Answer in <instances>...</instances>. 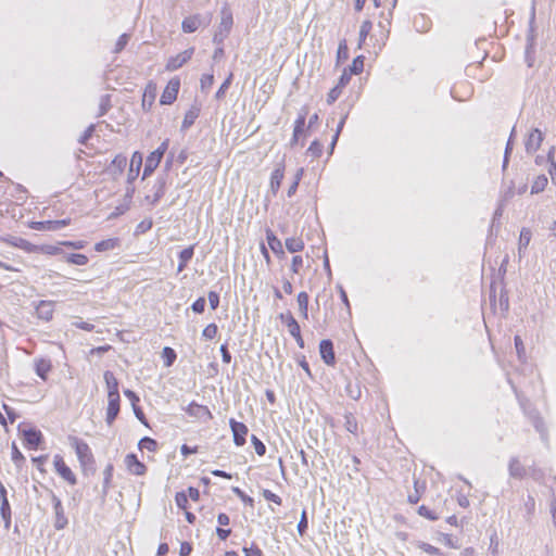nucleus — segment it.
Masks as SVG:
<instances>
[{
    "label": "nucleus",
    "mask_w": 556,
    "mask_h": 556,
    "mask_svg": "<svg viewBox=\"0 0 556 556\" xmlns=\"http://www.w3.org/2000/svg\"><path fill=\"white\" fill-rule=\"evenodd\" d=\"M68 442L71 446L75 450L78 462L83 467H86L93 463V455L91 453L89 445L85 441L77 437L70 435Z\"/></svg>",
    "instance_id": "obj_1"
},
{
    "label": "nucleus",
    "mask_w": 556,
    "mask_h": 556,
    "mask_svg": "<svg viewBox=\"0 0 556 556\" xmlns=\"http://www.w3.org/2000/svg\"><path fill=\"white\" fill-rule=\"evenodd\" d=\"M233 24L232 14L228 9H223L220 13V22L217 30L214 34L213 41L217 46L223 45L224 40L229 35Z\"/></svg>",
    "instance_id": "obj_2"
},
{
    "label": "nucleus",
    "mask_w": 556,
    "mask_h": 556,
    "mask_svg": "<svg viewBox=\"0 0 556 556\" xmlns=\"http://www.w3.org/2000/svg\"><path fill=\"white\" fill-rule=\"evenodd\" d=\"M53 466L56 473L63 478L71 485H75L77 483L76 476L72 471V469L65 464L63 457L59 454L53 457Z\"/></svg>",
    "instance_id": "obj_3"
},
{
    "label": "nucleus",
    "mask_w": 556,
    "mask_h": 556,
    "mask_svg": "<svg viewBox=\"0 0 556 556\" xmlns=\"http://www.w3.org/2000/svg\"><path fill=\"white\" fill-rule=\"evenodd\" d=\"M50 497L55 514L54 528L56 530H62L67 526L68 522L64 514L62 502L52 491L50 492Z\"/></svg>",
    "instance_id": "obj_4"
},
{
    "label": "nucleus",
    "mask_w": 556,
    "mask_h": 556,
    "mask_svg": "<svg viewBox=\"0 0 556 556\" xmlns=\"http://www.w3.org/2000/svg\"><path fill=\"white\" fill-rule=\"evenodd\" d=\"M180 88V80L178 78H172L165 89L162 92L160 102L161 104L168 105L172 104L176 99Z\"/></svg>",
    "instance_id": "obj_5"
},
{
    "label": "nucleus",
    "mask_w": 556,
    "mask_h": 556,
    "mask_svg": "<svg viewBox=\"0 0 556 556\" xmlns=\"http://www.w3.org/2000/svg\"><path fill=\"white\" fill-rule=\"evenodd\" d=\"M71 224L70 218L58 220L31 222L29 227L35 230L56 231Z\"/></svg>",
    "instance_id": "obj_6"
},
{
    "label": "nucleus",
    "mask_w": 556,
    "mask_h": 556,
    "mask_svg": "<svg viewBox=\"0 0 556 556\" xmlns=\"http://www.w3.org/2000/svg\"><path fill=\"white\" fill-rule=\"evenodd\" d=\"M194 48H189L177 55L169 58L165 65L166 71L173 72L180 68L192 58Z\"/></svg>",
    "instance_id": "obj_7"
},
{
    "label": "nucleus",
    "mask_w": 556,
    "mask_h": 556,
    "mask_svg": "<svg viewBox=\"0 0 556 556\" xmlns=\"http://www.w3.org/2000/svg\"><path fill=\"white\" fill-rule=\"evenodd\" d=\"M544 135L540 129H532L525 140V148L527 153L533 154L534 152H536L541 147Z\"/></svg>",
    "instance_id": "obj_8"
},
{
    "label": "nucleus",
    "mask_w": 556,
    "mask_h": 556,
    "mask_svg": "<svg viewBox=\"0 0 556 556\" xmlns=\"http://www.w3.org/2000/svg\"><path fill=\"white\" fill-rule=\"evenodd\" d=\"M351 74L345 68L339 78L338 84L329 91L327 96V103L332 104L341 96L342 89L350 83Z\"/></svg>",
    "instance_id": "obj_9"
},
{
    "label": "nucleus",
    "mask_w": 556,
    "mask_h": 556,
    "mask_svg": "<svg viewBox=\"0 0 556 556\" xmlns=\"http://www.w3.org/2000/svg\"><path fill=\"white\" fill-rule=\"evenodd\" d=\"M232 434L233 442L238 446H242L245 443V435L248 433V427L243 422L236 421L235 419H230L229 421Z\"/></svg>",
    "instance_id": "obj_10"
},
{
    "label": "nucleus",
    "mask_w": 556,
    "mask_h": 556,
    "mask_svg": "<svg viewBox=\"0 0 556 556\" xmlns=\"http://www.w3.org/2000/svg\"><path fill=\"white\" fill-rule=\"evenodd\" d=\"M285 177V163L280 162L277 164L276 168L273 170L269 181V190L276 195L280 189L281 181Z\"/></svg>",
    "instance_id": "obj_11"
},
{
    "label": "nucleus",
    "mask_w": 556,
    "mask_h": 556,
    "mask_svg": "<svg viewBox=\"0 0 556 556\" xmlns=\"http://www.w3.org/2000/svg\"><path fill=\"white\" fill-rule=\"evenodd\" d=\"M307 113H308V109L306 106L301 109V111L298 115V118L295 119V123H294V130H293V136L291 139V144L298 143L301 135L304 132Z\"/></svg>",
    "instance_id": "obj_12"
},
{
    "label": "nucleus",
    "mask_w": 556,
    "mask_h": 556,
    "mask_svg": "<svg viewBox=\"0 0 556 556\" xmlns=\"http://www.w3.org/2000/svg\"><path fill=\"white\" fill-rule=\"evenodd\" d=\"M319 353L321 359L330 366L336 364L333 344L330 340H321L319 343Z\"/></svg>",
    "instance_id": "obj_13"
},
{
    "label": "nucleus",
    "mask_w": 556,
    "mask_h": 556,
    "mask_svg": "<svg viewBox=\"0 0 556 556\" xmlns=\"http://www.w3.org/2000/svg\"><path fill=\"white\" fill-rule=\"evenodd\" d=\"M125 466L130 473L136 476H142L146 472L144 464L139 462L135 454L126 455Z\"/></svg>",
    "instance_id": "obj_14"
},
{
    "label": "nucleus",
    "mask_w": 556,
    "mask_h": 556,
    "mask_svg": "<svg viewBox=\"0 0 556 556\" xmlns=\"http://www.w3.org/2000/svg\"><path fill=\"white\" fill-rule=\"evenodd\" d=\"M54 312V302L52 301H40L36 305V314L38 318L49 321L52 319Z\"/></svg>",
    "instance_id": "obj_15"
},
{
    "label": "nucleus",
    "mask_w": 556,
    "mask_h": 556,
    "mask_svg": "<svg viewBox=\"0 0 556 556\" xmlns=\"http://www.w3.org/2000/svg\"><path fill=\"white\" fill-rule=\"evenodd\" d=\"M5 243L25 250L27 252L38 251L39 248L37 245L31 244L27 240L18 237H8L2 239Z\"/></svg>",
    "instance_id": "obj_16"
},
{
    "label": "nucleus",
    "mask_w": 556,
    "mask_h": 556,
    "mask_svg": "<svg viewBox=\"0 0 556 556\" xmlns=\"http://www.w3.org/2000/svg\"><path fill=\"white\" fill-rule=\"evenodd\" d=\"M160 153L161 152H151L147 160H146V164H144V169H143V178L150 176L154 170L155 168L159 166L162 157L160 156Z\"/></svg>",
    "instance_id": "obj_17"
},
{
    "label": "nucleus",
    "mask_w": 556,
    "mask_h": 556,
    "mask_svg": "<svg viewBox=\"0 0 556 556\" xmlns=\"http://www.w3.org/2000/svg\"><path fill=\"white\" fill-rule=\"evenodd\" d=\"M104 380L108 388V397H118V381L112 371L104 372Z\"/></svg>",
    "instance_id": "obj_18"
},
{
    "label": "nucleus",
    "mask_w": 556,
    "mask_h": 556,
    "mask_svg": "<svg viewBox=\"0 0 556 556\" xmlns=\"http://www.w3.org/2000/svg\"><path fill=\"white\" fill-rule=\"evenodd\" d=\"M202 24H203V21H202L201 16L199 14H195V15L186 17L182 21L181 27L185 33L189 34V33H194L195 30H198Z\"/></svg>",
    "instance_id": "obj_19"
},
{
    "label": "nucleus",
    "mask_w": 556,
    "mask_h": 556,
    "mask_svg": "<svg viewBox=\"0 0 556 556\" xmlns=\"http://www.w3.org/2000/svg\"><path fill=\"white\" fill-rule=\"evenodd\" d=\"M141 165H142V154L140 152L136 151L132 154L131 160H130V168H129V173H128V181L129 182L137 178L139 170L141 168Z\"/></svg>",
    "instance_id": "obj_20"
},
{
    "label": "nucleus",
    "mask_w": 556,
    "mask_h": 556,
    "mask_svg": "<svg viewBox=\"0 0 556 556\" xmlns=\"http://www.w3.org/2000/svg\"><path fill=\"white\" fill-rule=\"evenodd\" d=\"M23 435H24L26 444L28 446H30L31 448H36L42 439L41 432L39 430L33 429V428L23 430Z\"/></svg>",
    "instance_id": "obj_21"
},
{
    "label": "nucleus",
    "mask_w": 556,
    "mask_h": 556,
    "mask_svg": "<svg viewBox=\"0 0 556 556\" xmlns=\"http://www.w3.org/2000/svg\"><path fill=\"white\" fill-rule=\"evenodd\" d=\"M127 165V159L123 154L116 155L108 167V170L113 175H121Z\"/></svg>",
    "instance_id": "obj_22"
},
{
    "label": "nucleus",
    "mask_w": 556,
    "mask_h": 556,
    "mask_svg": "<svg viewBox=\"0 0 556 556\" xmlns=\"http://www.w3.org/2000/svg\"><path fill=\"white\" fill-rule=\"evenodd\" d=\"M109 404L106 409V422L112 425L116 416L119 412V396L118 397H108Z\"/></svg>",
    "instance_id": "obj_23"
},
{
    "label": "nucleus",
    "mask_w": 556,
    "mask_h": 556,
    "mask_svg": "<svg viewBox=\"0 0 556 556\" xmlns=\"http://www.w3.org/2000/svg\"><path fill=\"white\" fill-rule=\"evenodd\" d=\"M509 475L513 478L521 479L526 475V469L517 457H513L508 465Z\"/></svg>",
    "instance_id": "obj_24"
},
{
    "label": "nucleus",
    "mask_w": 556,
    "mask_h": 556,
    "mask_svg": "<svg viewBox=\"0 0 556 556\" xmlns=\"http://www.w3.org/2000/svg\"><path fill=\"white\" fill-rule=\"evenodd\" d=\"M200 109L197 105H192L185 114L181 128L184 130L190 128L195 119L199 117Z\"/></svg>",
    "instance_id": "obj_25"
},
{
    "label": "nucleus",
    "mask_w": 556,
    "mask_h": 556,
    "mask_svg": "<svg viewBox=\"0 0 556 556\" xmlns=\"http://www.w3.org/2000/svg\"><path fill=\"white\" fill-rule=\"evenodd\" d=\"M193 254H194V245H190V247L184 249L179 253V264H178V268H177L178 273H181L186 268L187 264L193 257Z\"/></svg>",
    "instance_id": "obj_26"
},
{
    "label": "nucleus",
    "mask_w": 556,
    "mask_h": 556,
    "mask_svg": "<svg viewBox=\"0 0 556 556\" xmlns=\"http://www.w3.org/2000/svg\"><path fill=\"white\" fill-rule=\"evenodd\" d=\"M51 362L45 358L36 359L35 368L36 374L42 379H47L48 372L51 370Z\"/></svg>",
    "instance_id": "obj_27"
},
{
    "label": "nucleus",
    "mask_w": 556,
    "mask_h": 556,
    "mask_svg": "<svg viewBox=\"0 0 556 556\" xmlns=\"http://www.w3.org/2000/svg\"><path fill=\"white\" fill-rule=\"evenodd\" d=\"M153 188L154 193L152 195L149 194L146 197V201H148L151 205L156 204L160 201V199L164 195L165 184L164 181H157Z\"/></svg>",
    "instance_id": "obj_28"
},
{
    "label": "nucleus",
    "mask_w": 556,
    "mask_h": 556,
    "mask_svg": "<svg viewBox=\"0 0 556 556\" xmlns=\"http://www.w3.org/2000/svg\"><path fill=\"white\" fill-rule=\"evenodd\" d=\"M531 230L528 228H522L519 236V242H518V253L519 256L526 251L528 248L530 241H531Z\"/></svg>",
    "instance_id": "obj_29"
},
{
    "label": "nucleus",
    "mask_w": 556,
    "mask_h": 556,
    "mask_svg": "<svg viewBox=\"0 0 556 556\" xmlns=\"http://www.w3.org/2000/svg\"><path fill=\"white\" fill-rule=\"evenodd\" d=\"M286 248L291 253L300 252L304 249V242L301 238H288L286 240Z\"/></svg>",
    "instance_id": "obj_30"
},
{
    "label": "nucleus",
    "mask_w": 556,
    "mask_h": 556,
    "mask_svg": "<svg viewBox=\"0 0 556 556\" xmlns=\"http://www.w3.org/2000/svg\"><path fill=\"white\" fill-rule=\"evenodd\" d=\"M547 182L548 180L545 175L538 176L531 186V193L534 194L542 192L547 186Z\"/></svg>",
    "instance_id": "obj_31"
},
{
    "label": "nucleus",
    "mask_w": 556,
    "mask_h": 556,
    "mask_svg": "<svg viewBox=\"0 0 556 556\" xmlns=\"http://www.w3.org/2000/svg\"><path fill=\"white\" fill-rule=\"evenodd\" d=\"M287 327H288L289 333L292 337H299V334L301 333V329H300L298 321L294 319V317L290 313L287 314Z\"/></svg>",
    "instance_id": "obj_32"
},
{
    "label": "nucleus",
    "mask_w": 556,
    "mask_h": 556,
    "mask_svg": "<svg viewBox=\"0 0 556 556\" xmlns=\"http://www.w3.org/2000/svg\"><path fill=\"white\" fill-rule=\"evenodd\" d=\"M298 304H299V309H300L301 314L305 318H307L308 294L306 292H300L298 294Z\"/></svg>",
    "instance_id": "obj_33"
},
{
    "label": "nucleus",
    "mask_w": 556,
    "mask_h": 556,
    "mask_svg": "<svg viewBox=\"0 0 556 556\" xmlns=\"http://www.w3.org/2000/svg\"><path fill=\"white\" fill-rule=\"evenodd\" d=\"M0 514L5 525L9 526L11 522V507L8 498L1 500Z\"/></svg>",
    "instance_id": "obj_34"
},
{
    "label": "nucleus",
    "mask_w": 556,
    "mask_h": 556,
    "mask_svg": "<svg viewBox=\"0 0 556 556\" xmlns=\"http://www.w3.org/2000/svg\"><path fill=\"white\" fill-rule=\"evenodd\" d=\"M344 419H345L344 427H345L346 431L355 434L358 430V425H357L356 418L351 413H349V414H345Z\"/></svg>",
    "instance_id": "obj_35"
},
{
    "label": "nucleus",
    "mask_w": 556,
    "mask_h": 556,
    "mask_svg": "<svg viewBox=\"0 0 556 556\" xmlns=\"http://www.w3.org/2000/svg\"><path fill=\"white\" fill-rule=\"evenodd\" d=\"M66 262L70 264L84 266L88 263V257L85 254L72 253L67 255Z\"/></svg>",
    "instance_id": "obj_36"
},
{
    "label": "nucleus",
    "mask_w": 556,
    "mask_h": 556,
    "mask_svg": "<svg viewBox=\"0 0 556 556\" xmlns=\"http://www.w3.org/2000/svg\"><path fill=\"white\" fill-rule=\"evenodd\" d=\"M416 546L419 549H421V551H424V552H426V553H428L430 555H434V556L441 555V551L438 547H435V546H433V545H431L429 543H426V542H422V541H418L416 543Z\"/></svg>",
    "instance_id": "obj_37"
},
{
    "label": "nucleus",
    "mask_w": 556,
    "mask_h": 556,
    "mask_svg": "<svg viewBox=\"0 0 556 556\" xmlns=\"http://www.w3.org/2000/svg\"><path fill=\"white\" fill-rule=\"evenodd\" d=\"M364 68V56L359 55L355 58L352 62V65L349 67L348 73L359 74Z\"/></svg>",
    "instance_id": "obj_38"
},
{
    "label": "nucleus",
    "mask_w": 556,
    "mask_h": 556,
    "mask_svg": "<svg viewBox=\"0 0 556 556\" xmlns=\"http://www.w3.org/2000/svg\"><path fill=\"white\" fill-rule=\"evenodd\" d=\"M371 27H372V24L368 20H366L362 23L361 29H359V47L362 46V43L365 41L366 37L370 33Z\"/></svg>",
    "instance_id": "obj_39"
},
{
    "label": "nucleus",
    "mask_w": 556,
    "mask_h": 556,
    "mask_svg": "<svg viewBox=\"0 0 556 556\" xmlns=\"http://www.w3.org/2000/svg\"><path fill=\"white\" fill-rule=\"evenodd\" d=\"M111 108V98L109 94H104L100 99L98 116H103Z\"/></svg>",
    "instance_id": "obj_40"
},
{
    "label": "nucleus",
    "mask_w": 556,
    "mask_h": 556,
    "mask_svg": "<svg viewBox=\"0 0 556 556\" xmlns=\"http://www.w3.org/2000/svg\"><path fill=\"white\" fill-rule=\"evenodd\" d=\"M156 446H157L156 441L151 438H148V437L141 439L139 442V447L141 450H148L150 452H154L156 450Z\"/></svg>",
    "instance_id": "obj_41"
},
{
    "label": "nucleus",
    "mask_w": 556,
    "mask_h": 556,
    "mask_svg": "<svg viewBox=\"0 0 556 556\" xmlns=\"http://www.w3.org/2000/svg\"><path fill=\"white\" fill-rule=\"evenodd\" d=\"M323 152V144L318 140H314L307 149V153L313 157H319Z\"/></svg>",
    "instance_id": "obj_42"
},
{
    "label": "nucleus",
    "mask_w": 556,
    "mask_h": 556,
    "mask_svg": "<svg viewBox=\"0 0 556 556\" xmlns=\"http://www.w3.org/2000/svg\"><path fill=\"white\" fill-rule=\"evenodd\" d=\"M514 341H515V348L517 351L518 358L520 361H525L526 359V349H525L522 339L519 336H516Z\"/></svg>",
    "instance_id": "obj_43"
},
{
    "label": "nucleus",
    "mask_w": 556,
    "mask_h": 556,
    "mask_svg": "<svg viewBox=\"0 0 556 556\" xmlns=\"http://www.w3.org/2000/svg\"><path fill=\"white\" fill-rule=\"evenodd\" d=\"M163 355L165 357V366L169 367L176 359V353L173 349L166 346L163 349Z\"/></svg>",
    "instance_id": "obj_44"
},
{
    "label": "nucleus",
    "mask_w": 556,
    "mask_h": 556,
    "mask_svg": "<svg viewBox=\"0 0 556 556\" xmlns=\"http://www.w3.org/2000/svg\"><path fill=\"white\" fill-rule=\"evenodd\" d=\"M349 58V49L345 40H342L339 43L338 51H337V59L338 61L346 60Z\"/></svg>",
    "instance_id": "obj_45"
},
{
    "label": "nucleus",
    "mask_w": 556,
    "mask_h": 556,
    "mask_svg": "<svg viewBox=\"0 0 556 556\" xmlns=\"http://www.w3.org/2000/svg\"><path fill=\"white\" fill-rule=\"evenodd\" d=\"M251 441L255 448L256 454L260 456H263L266 452V447H265L264 443L254 434L252 435Z\"/></svg>",
    "instance_id": "obj_46"
},
{
    "label": "nucleus",
    "mask_w": 556,
    "mask_h": 556,
    "mask_svg": "<svg viewBox=\"0 0 556 556\" xmlns=\"http://www.w3.org/2000/svg\"><path fill=\"white\" fill-rule=\"evenodd\" d=\"M231 79H232V74H230L226 80L222 84V86L219 87V89L217 90L215 97L216 99H223L227 89L229 88L230 84H231Z\"/></svg>",
    "instance_id": "obj_47"
},
{
    "label": "nucleus",
    "mask_w": 556,
    "mask_h": 556,
    "mask_svg": "<svg viewBox=\"0 0 556 556\" xmlns=\"http://www.w3.org/2000/svg\"><path fill=\"white\" fill-rule=\"evenodd\" d=\"M217 326L215 324H210L207 325L203 331H202V336L206 339H214L217 334Z\"/></svg>",
    "instance_id": "obj_48"
},
{
    "label": "nucleus",
    "mask_w": 556,
    "mask_h": 556,
    "mask_svg": "<svg viewBox=\"0 0 556 556\" xmlns=\"http://www.w3.org/2000/svg\"><path fill=\"white\" fill-rule=\"evenodd\" d=\"M113 248H114V240H112V239L100 241V242L96 243V245H94V250L97 252L111 250Z\"/></svg>",
    "instance_id": "obj_49"
},
{
    "label": "nucleus",
    "mask_w": 556,
    "mask_h": 556,
    "mask_svg": "<svg viewBox=\"0 0 556 556\" xmlns=\"http://www.w3.org/2000/svg\"><path fill=\"white\" fill-rule=\"evenodd\" d=\"M232 492L245 504L253 506V498L247 495L238 486L232 488Z\"/></svg>",
    "instance_id": "obj_50"
},
{
    "label": "nucleus",
    "mask_w": 556,
    "mask_h": 556,
    "mask_svg": "<svg viewBox=\"0 0 556 556\" xmlns=\"http://www.w3.org/2000/svg\"><path fill=\"white\" fill-rule=\"evenodd\" d=\"M214 83V76L212 74H204L201 77L200 84L202 90H207Z\"/></svg>",
    "instance_id": "obj_51"
},
{
    "label": "nucleus",
    "mask_w": 556,
    "mask_h": 556,
    "mask_svg": "<svg viewBox=\"0 0 556 556\" xmlns=\"http://www.w3.org/2000/svg\"><path fill=\"white\" fill-rule=\"evenodd\" d=\"M418 514L429 520H437L439 517L432 511L430 510L427 506L425 505H421L419 508H418Z\"/></svg>",
    "instance_id": "obj_52"
},
{
    "label": "nucleus",
    "mask_w": 556,
    "mask_h": 556,
    "mask_svg": "<svg viewBox=\"0 0 556 556\" xmlns=\"http://www.w3.org/2000/svg\"><path fill=\"white\" fill-rule=\"evenodd\" d=\"M128 40H129V35L128 34L121 35L119 38L116 41L114 52L115 53L121 52L125 48V46L128 43Z\"/></svg>",
    "instance_id": "obj_53"
},
{
    "label": "nucleus",
    "mask_w": 556,
    "mask_h": 556,
    "mask_svg": "<svg viewBox=\"0 0 556 556\" xmlns=\"http://www.w3.org/2000/svg\"><path fill=\"white\" fill-rule=\"evenodd\" d=\"M243 553L245 556H262L263 553L258 546L252 544L249 547H243Z\"/></svg>",
    "instance_id": "obj_54"
},
{
    "label": "nucleus",
    "mask_w": 556,
    "mask_h": 556,
    "mask_svg": "<svg viewBox=\"0 0 556 556\" xmlns=\"http://www.w3.org/2000/svg\"><path fill=\"white\" fill-rule=\"evenodd\" d=\"M176 504L179 508H186L188 504V496L184 492H178L175 496Z\"/></svg>",
    "instance_id": "obj_55"
},
{
    "label": "nucleus",
    "mask_w": 556,
    "mask_h": 556,
    "mask_svg": "<svg viewBox=\"0 0 556 556\" xmlns=\"http://www.w3.org/2000/svg\"><path fill=\"white\" fill-rule=\"evenodd\" d=\"M267 241L273 251H276L277 248L281 247L280 241L276 238V236L271 231H267Z\"/></svg>",
    "instance_id": "obj_56"
},
{
    "label": "nucleus",
    "mask_w": 556,
    "mask_h": 556,
    "mask_svg": "<svg viewBox=\"0 0 556 556\" xmlns=\"http://www.w3.org/2000/svg\"><path fill=\"white\" fill-rule=\"evenodd\" d=\"M204 308H205V299L204 298H199L192 304V311L194 313L202 314L204 312Z\"/></svg>",
    "instance_id": "obj_57"
},
{
    "label": "nucleus",
    "mask_w": 556,
    "mask_h": 556,
    "mask_svg": "<svg viewBox=\"0 0 556 556\" xmlns=\"http://www.w3.org/2000/svg\"><path fill=\"white\" fill-rule=\"evenodd\" d=\"M208 303L212 309H216L219 305V295L215 291H210L208 294Z\"/></svg>",
    "instance_id": "obj_58"
},
{
    "label": "nucleus",
    "mask_w": 556,
    "mask_h": 556,
    "mask_svg": "<svg viewBox=\"0 0 556 556\" xmlns=\"http://www.w3.org/2000/svg\"><path fill=\"white\" fill-rule=\"evenodd\" d=\"M263 496L267 501L274 502V503H276L278 505L281 504V498L277 494L273 493L269 490H264L263 491Z\"/></svg>",
    "instance_id": "obj_59"
},
{
    "label": "nucleus",
    "mask_w": 556,
    "mask_h": 556,
    "mask_svg": "<svg viewBox=\"0 0 556 556\" xmlns=\"http://www.w3.org/2000/svg\"><path fill=\"white\" fill-rule=\"evenodd\" d=\"M345 118H346V116L342 117L341 121L339 122L337 130H336V134H334V136L332 138V141H331V144H330V149L334 148V146H336V143L338 141L339 135H340V132H341V130H342V128L344 126Z\"/></svg>",
    "instance_id": "obj_60"
},
{
    "label": "nucleus",
    "mask_w": 556,
    "mask_h": 556,
    "mask_svg": "<svg viewBox=\"0 0 556 556\" xmlns=\"http://www.w3.org/2000/svg\"><path fill=\"white\" fill-rule=\"evenodd\" d=\"M307 529V519H306V511L303 510L302 513V516H301V520L298 525V531L301 535H303V533L305 532V530Z\"/></svg>",
    "instance_id": "obj_61"
},
{
    "label": "nucleus",
    "mask_w": 556,
    "mask_h": 556,
    "mask_svg": "<svg viewBox=\"0 0 556 556\" xmlns=\"http://www.w3.org/2000/svg\"><path fill=\"white\" fill-rule=\"evenodd\" d=\"M303 265V258L300 255H295L292 258L291 269L293 273H299L300 267Z\"/></svg>",
    "instance_id": "obj_62"
},
{
    "label": "nucleus",
    "mask_w": 556,
    "mask_h": 556,
    "mask_svg": "<svg viewBox=\"0 0 556 556\" xmlns=\"http://www.w3.org/2000/svg\"><path fill=\"white\" fill-rule=\"evenodd\" d=\"M12 460L14 463H18V462H23L24 460V456L23 454L20 452V450L17 448V446L13 443L12 445Z\"/></svg>",
    "instance_id": "obj_63"
},
{
    "label": "nucleus",
    "mask_w": 556,
    "mask_h": 556,
    "mask_svg": "<svg viewBox=\"0 0 556 556\" xmlns=\"http://www.w3.org/2000/svg\"><path fill=\"white\" fill-rule=\"evenodd\" d=\"M192 552V546L188 542H182L180 544L179 555L180 556H188Z\"/></svg>",
    "instance_id": "obj_64"
}]
</instances>
